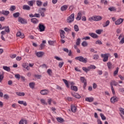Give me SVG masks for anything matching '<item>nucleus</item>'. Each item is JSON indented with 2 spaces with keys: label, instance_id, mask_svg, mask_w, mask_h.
<instances>
[{
  "label": "nucleus",
  "instance_id": "26",
  "mask_svg": "<svg viewBox=\"0 0 124 124\" xmlns=\"http://www.w3.org/2000/svg\"><path fill=\"white\" fill-rule=\"evenodd\" d=\"M18 103L19 104H23L24 106H27V102L24 101H18Z\"/></svg>",
  "mask_w": 124,
  "mask_h": 124
},
{
  "label": "nucleus",
  "instance_id": "27",
  "mask_svg": "<svg viewBox=\"0 0 124 124\" xmlns=\"http://www.w3.org/2000/svg\"><path fill=\"white\" fill-rule=\"evenodd\" d=\"M67 9V5H64L61 7V10L62 11H65Z\"/></svg>",
  "mask_w": 124,
  "mask_h": 124
},
{
  "label": "nucleus",
  "instance_id": "64",
  "mask_svg": "<svg viewBox=\"0 0 124 124\" xmlns=\"http://www.w3.org/2000/svg\"><path fill=\"white\" fill-rule=\"evenodd\" d=\"M120 44H124V38H122L119 42Z\"/></svg>",
  "mask_w": 124,
  "mask_h": 124
},
{
  "label": "nucleus",
  "instance_id": "55",
  "mask_svg": "<svg viewBox=\"0 0 124 124\" xmlns=\"http://www.w3.org/2000/svg\"><path fill=\"white\" fill-rule=\"evenodd\" d=\"M48 44H49V45H54V44H55V42L53 41H48Z\"/></svg>",
  "mask_w": 124,
  "mask_h": 124
},
{
  "label": "nucleus",
  "instance_id": "52",
  "mask_svg": "<svg viewBox=\"0 0 124 124\" xmlns=\"http://www.w3.org/2000/svg\"><path fill=\"white\" fill-rule=\"evenodd\" d=\"M3 97L4 99H8V98H9V96L7 94H5L4 95Z\"/></svg>",
  "mask_w": 124,
  "mask_h": 124
},
{
  "label": "nucleus",
  "instance_id": "47",
  "mask_svg": "<svg viewBox=\"0 0 124 124\" xmlns=\"http://www.w3.org/2000/svg\"><path fill=\"white\" fill-rule=\"evenodd\" d=\"M108 10H110V11H116V8L114 7H110L108 8Z\"/></svg>",
  "mask_w": 124,
  "mask_h": 124
},
{
  "label": "nucleus",
  "instance_id": "56",
  "mask_svg": "<svg viewBox=\"0 0 124 124\" xmlns=\"http://www.w3.org/2000/svg\"><path fill=\"white\" fill-rule=\"evenodd\" d=\"M34 77H36L37 79H40L41 78V75H34Z\"/></svg>",
  "mask_w": 124,
  "mask_h": 124
},
{
  "label": "nucleus",
  "instance_id": "60",
  "mask_svg": "<svg viewBox=\"0 0 124 124\" xmlns=\"http://www.w3.org/2000/svg\"><path fill=\"white\" fill-rule=\"evenodd\" d=\"M47 72L48 75H51V74L52 73V70L51 69H49L47 70Z\"/></svg>",
  "mask_w": 124,
  "mask_h": 124
},
{
  "label": "nucleus",
  "instance_id": "40",
  "mask_svg": "<svg viewBox=\"0 0 124 124\" xmlns=\"http://www.w3.org/2000/svg\"><path fill=\"white\" fill-rule=\"evenodd\" d=\"M118 72H119V67H117L116 69V70L114 71V72L113 73L114 76H116V75H117V74H118Z\"/></svg>",
  "mask_w": 124,
  "mask_h": 124
},
{
  "label": "nucleus",
  "instance_id": "1",
  "mask_svg": "<svg viewBox=\"0 0 124 124\" xmlns=\"http://www.w3.org/2000/svg\"><path fill=\"white\" fill-rule=\"evenodd\" d=\"M110 86L111 87V90L113 94H116V92H115V90L114 89L113 86H118V82L115 80H111L110 82Z\"/></svg>",
  "mask_w": 124,
  "mask_h": 124
},
{
  "label": "nucleus",
  "instance_id": "39",
  "mask_svg": "<svg viewBox=\"0 0 124 124\" xmlns=\"http://www.w3.org/2000/svg\"><path fill=\"white\" fill-rule=\"evenodd\" d=\"M40 101L42 104H43L44 105H47V102H46V101L43 99H41L40 100Z\"/></svg>",
  "mask_w": 124,
  "mask_h": 124
},
{
  "label": "nucleus",
  "instance_id": "54",
  "mask_svg": "<svg viewBox=\"0 0 124 124\" xmlns=\"http://www.w3.org/2000/svg\"><path fill=\"white\" fill-rule=\"evenodd\" d=\"M119 92H120V93H124V88H119Z\"/></svg>",
  "mask_w": 124,
  "mask_h": 124
},
{
  "label": "nucleus",
  "instance_id": "48",
  "mask_svg": "<svg viewBox=\"0 0 124 124\" xmlns=\"http://www.w3.org/2000/svg\"><path fill=\"white\" fill-rule=\"evenodd\" d=\"M81 45L82 46H83V47H86L88 45V43H87L86 41H83L81 43Z\"/></svg>",
  "mask_w": 124,
  "mask_h": 124
},
{
  "label": "nucleus",
  "instance_id": "34",
  "mask_svg": "<svg viewBox=\"0 0 124 124\" xmlns=\"http://www.w3.org/2000/svg\"><path fill=\"white\" fill-rule=\"evenodd\" d=\"M46 43V41H43L42 43L40 45L41 49L42 50L43 49L44 47L45 46L44 44Z\"/></svg>",
  "mask_w": 124,
  "mask_h": 124
},
{
  "label": "nucleus",
  "instance_id": "3",
  "mask_svg": "<svg viewBox=\"0 0 124 124\" xmlns=\"http://www.w3.org/2000/svg\"><path fill=\"white\" fill-rule=\"evenodd\" d=\"M74 14H72L68 18H67V23H72L74 21Z\"/></svg>",
  "mask_w": 124,
  "mask_h": 124
},
{
  "label": "nucleus",
  "instance_id": "57",
  "mask_svg": "<svg viewBox=\"0 0 124 124\" xmlns=\"http://www.w3.org/2000/svg\"><path fill=\"white\" fill-rule=\"evenodd\" d=\"M56 89L57 90H59L60 91H62V88L59 85H57Z\"/></svg>",
  "mask_w": 124,
  "mask_h": 124
},
{
  "label": "nucleus",
  "instance_id": "49",
  "mask_svg": "<svg viewBox=\"0 0 124 124\" xmlns=\"http://www.w3.org/2000/svg\"><path fill=\"white\" fill-rule=\"evenodd\" d=\"M103 31L101 30H96L95 32L96 33H97V34H101V33Z\"/></svg>",
  "mask_w": 124,
  "mask_h": 124
},
{
  "label": "nucleus",
  "instance_id": "21",
  "mask_svg": "<svg viewBox=\"0 0 124 124\" xmlns=\"http://www.w3.org/2000/svg\"><path fill=\"white\" fill-rule=\"evenodd\" d=\"M56 119L57 122H58V123H60L61 124L64 122V120H63L62 117H57Z\"/></svg>",
  "mask_w": 124,
  "mask_h": 124
},
{
  "label": "nucleus",
  "instance_id": "2",
  "mask_svg": "<svg viewBox=\"0 0 124 124\" xmlns=\"http://www.w3.org/2000/svg\"><path fill=\"white\" fill-rule=\"evenodd\" d=\"M75 60H77V61H79L81 62H84V63H87L88 62V58H84L82 56L77 57L75 58Z\"/></svg>",
  "mask_w": 124,
  "mask_h": 124
},
{
  "label": "nucleus",
  "instance_id": "20",
  "mask_svg": "<svg viewBox=\"0 0 124 124\" xmlns=\"http://www.w3.org/2000/svg\"><path fill=\"white\" fill-rule=\"evenodd\" d=\"M71 109L72 112L75 113V112H76V110H77V108H76V107L74 105H72L71 106Z\"/></svg>",
  "mask_w": 124,
  "mask_h": 124
},
{
  "label": "nucleus",
  "instance_id": "5",
  "mask_svg": "<svg viewBox=\"0 0 124 124\" xmlns=\"http://www.w3.org/2000/svg\"><path fill=\"white\" fill-rule=\"evenodd\" d=\"M38 28L39 31L41 32L44 31H45V26L42 24V23H40L39 24Z\"/></svg>",
  "mask_w": 124,
  "mask_h": 124
},
{
  "label": "nucleus",
  "instance_id": "46",
  "mask_svg": "<svg viewBox=\"0 0 124 124\" xmlns=\"http://www.w3.org/2000/svg\"><path fill=\"white\" fill-rule=\"evenodd\" d=\"M80 43H81V39L78 38L77 39L76 45H78V46L80 45Z\"/></svg>",
  "mask_w": 124,
  "mask_h": 124
},
{
  "label": "nucleus",
  "instance_id": "44",
  "mask_svg": "<svg viewBox=\"0 0 124 124\" xmlns=\"http://www.w3.org/2000/svg\"><path fill=\"white\" fill-rule=\"evenodd\" d=\"M5 31L7 32V33H9L10 32V30L9 29V27L7 26L5 28Z\"/></svg>",
  "mask_w": 124,
  "mask_h": 124
},
{
  "label": "nucleus",
  "instance_id": "6",
  "mask_svg": "<svg viewBox=\"0 0 124 124\" xmlns=\"http://www.w3.org/2000/svg\"><path fill=\"white\" fill-rule=\"evenodd\" d=\"M18 21L19 23H21V24H28V21L21 17H18Z\"/></svg>",
  "mask_w": 124,
  "mask_h": 124
},
{
  "label": "nucleus",
  "instance_id": "10",
  "mask_svg": "<svg viewBox=\"0 0 124 124\" xmlns=\"http://www.w3.org/2000/svg\"><path fill=\"white\" fill-rule=\"evenodd\" d=\"M124 22L123 18H119L117 21H115V25H121L122 23Z\"/></svg>",
  "mask_w": 124,
  "mask_h": 124
},
{
  "label": "nucleus",
  "instance_id": "15",
  "mask_svg": "<svg viewBox=\"0 0 124 124\" xmlns=\"http://www.w3.org/2000/svg\"><path fill=\"white\" fill-rule=\"evenodd\" d=\"M1 14L3 15H5V16H8L9 15V14L10 13L9 11H4L2 10L1 12Z\"/></svg>",
  "mask_w": 124,
  "mask_h": 124
},
{
  "label": "nucleus",
  "instance_id": "23",
  "mask_svg": "<svg viewBox=\"0 0 124 124\" xmlns=\"http://www.w3.org/2000/svg\"><path fill=\"white\" fill-rule=\"evenodd\" d=\"M71 90L74 91V92H78V88L76 86H71Z\"/></svg>",
  "mask_w": 124,
  "mask_h": 124
},
{
  "label": "nucleus",
  "instance_id": "50",
  "mask_svg": "<svg viewBox=\"0 0 124 124\" xmlns=\"http://www.w3.org/2000/svg\"><path fill=\"white\" fill-rule=\"evenodd\" d=\"M95 44H98V45H102V42L101 41L98 40L95 42Z\"/></svg>",
  "mask_w": 124,
  "mask_h": 124
},
{
  "label": "nucleus",
  "instance_id": "63",
  "mask_svg": "<svg viewBox=\"0 0 124 124\" xmlns=\"http://www.w3.org/2000/svg\"><path fill=\"white\" fill-rule=\"evenodd\" d=\"M63 50L64 51V52H66V53H68L69 52V50H68V48H63Z\"/></svg>",
  "mask_w": 124,
  "mask_h": 124
},
{
  "label": "nucleus",
  "instance_id": "11",
  "mask_svg": "<svg viewBox=\"0 0 124 124\" xmlns=\"http://www.w3.org/2000/svg\"><path fill=\"white\" fill-rule=\"evenodd\" d=\"M111 103H115L118 101V98L116 96H113L110 98Z\"/></svg>",
  "mask_w": 124,
  "mask_h": 124
},
{
  "label": "nucleus",
  "instance_id": "45",
  "mask_svg": "<svg viewBox=\"0 0 124 124\" xmlns=\"http://www.w3.org/2000/svg\"><path fill=\"white\" fill-rule=\"evenodd\" d=\"M17 95H18V96H25V93H16Z\"/></svg>",
  "mask_w": 124,
  "mask_h": 124
},
{
  "label": "nucleus",
  "instance_id": "17",
  "mask_svg": "<svg viewBox=\"0 0 124 124\" xmlns=\"http://www.w3.org/2000/svg\"><path fill=\"white\" fill-rule=\"evenodd\" d=\"M81 17H82V13L80 12H79L76 17V20L80 21V20H81Z\"/></svg>",
  "mask_w": 124,
  "mask_h": 124
},
{
  "label": "nucleus",
  "instance_id": "7",
  "mask_svg": "<svg viewBox=\"0 0 124 124\" xmlns=\"http://www.w3.org/2000/svg\"><path fill=\"white\" fill-rule=\"evenodd\" d=\"M40 93L42 95H47L49 93V90L46 89L42 90L40 91Z\"/></svg>",
  "mask_w": 124,
  "mask_h": 124
},
{
  "label": "nucleus",
  "instance_id": "33",
  "mask_svg": "<svg viewBox=\"0 0 124 124\" xmlns=\"http://www.w3.org/2000/svg\"><path fill=\"white\" fill-rule=\"evenodd\" d=\"M35 85V84L34 83V82H31L29 83V87H30L31 89H34Z\"/></svg>",
  "mask_w": 124,
  "mask_h": 124
},
{
  "label": "nucleus",
  "instance_id": "13",
  "mask_svg": "<svg viewBox=\"0 0 124 124\" xmlns=\"http://www.w3.org/2000/svg\"><path fill=\"white\" fill-rule=\"evenodd\" d=\"M72 95L74 96V97H76V98H81V96L79 95V94L76 93H72Z\"/></svg>",
  "mask_w": 124,
  "mask_h": 124
},
{
  "label": "nucleus",
  "instance_id": "28",
  "mask_svg": "<svg viewBox=\"0 0 124 124\" xmlns=\"http://www.w3.org/2000/svg\"><path fill=\"white\" fill-rule=\"evenodd\" d=\"M62 81L64 82L66 88H69V84H68V81L66 79H62Z\"/></svg>",
  "mask_w": 124,
  "mask_h": 124
},
{
  "label": "nucleus",
  "instance_id": "8",
  "mask_svg": "<svg viewBox=\"0 0 124 124\" xmlns=\"http://www.w3.org/2000/svg\"><path fill=\"white\" fill-rule=\"evenodd\" d=\"M101 57H102V58H104L103 60V62H106L108 61V55H107V54H101Z\"/></svg>",
  "mask_w": 124,
  "mask_h": 124
},
{
  "label": "nucleus",
  "instance_id": "29",
  "mask_svg": "<svg viewBox=\"0 0 124 124\" xmlns=\"http://www.w3.org/2000/svg\"><path fill=\"white\" fill-rule=\"evenodd\" d=\"M24 123L25 124H27L28 123V122L27 121V120L21 119L19 121V124H24Z\"/></svg>",
  "mask_w": 124,
  "mask_h": 124
},
{
  "label": "nucleus",
  "instance_id": "38",
  "mask_svg": "<svg viewBox=\"0 0 124 124\" xmlns=\"http://www.w3.org/2000/svg\"><path fill=\"white\" fill-rule=\"evenodd\" d=\"M74 29L75 31H79V27H78V25H75L74 27Z\"/></svg>",
  "mask_w": 124,
  "mask_h": 124
},
{
  "label": "nucleus",
  "instance_id": "36",
  "mask_svg": "<svg viewBox=\"0 0 124 124\" xmlns=\"http://www.w3.org/2000/svg\"><path fill=\"white\" fill-rule=\"evenodd\" d=\"M36 4L37 6H41L42 5V2H41L40 0H37Z\"/></svg>",
  "mask_w": 124,
  "mask_h": 124
},
{
  "label": "nucleus",
  "instance_id": "41",
  "mask_svg": "<svg viewBox=\"0 0 124 124\" xmlns=\"http://www.w3.org/2000/svg\"><path fill=\"white\" fill-rule=\"evenodd\" d=\"M100 116L103 121H105V120H106V117L104 116V115H103V114L100 113Z\"/></svg>",
  "mask_w": 124,
  "mask_h": 124
},
{
  "label": "nucleus",
  "instance_id": "31",
  "mask_svg": "<svg viewBox=\"0 0 124 124\" xmlns=\"http://www.w3.org/2000/svg\"><path fill=\"white\" fill-rule=\"evenodd\" d=\"M88 67V69L89 70V71L90 70H91V69H95V68H96V67H95L94 65H90Z\"/></svg>",
  "mask_w": 124,
  "mask_h": 124
},
{
  "label": "nucleus",
  "instance_id": "24",
  "mask_svg": "<svg viewBox=\"0 0 124 124\" xmlns=\"http://www.w3.org/2000/svg\"><path fill=\"white\" fill-rule=\"evenodd\" d=\"M22 66L24 67V68L27 69V70H30V67L28 65L27 63H23Z\"/></svg>",
  "mask_w": 124,
  "mask_h": 124
},
{
  "label": "nucleus",
  "instance_id": "51",
  "mask_svg": "<svg viewBox=\"0 0 124 124\" xmlns=\"http://www.w3.org/2000/svg\"><path fill=\"white\" fill-rule=\"evenodd\" d=\"M99 56L97 54H95L93 56V60H98Z\"/></svg>",
  "mask_w": 124,
  "mask_h": 124
},
{
  "label": "nucleus",
  "instance_id": "62",
  "mask_svg": "<svg viewBox=\"0 0 124 124\" xmlns=\"http://www.w3.org/2000/svg\"><path fill=\"white\" fill-rule=\"evenodd\" d=\"M15 77L16 78V79H20V78H21V76L19 74L16 75Z\"/></svg>",
  "mask_w": 124,
  "mask_h": 124
},
{
  "label": "nucleus",
  "instance_id": "43",
  "mask_svg": "<svg viewBox=\"0 0 124 124\" xmlns=\"http://www.w3.org/2000/svg\"><path fill=\"white\" fill-rule=\"evenodd\" d=\"M28 4L30 5V6H33V1L31 0L27 2Z\"/></svg>",
  "mask_w": 124,
  "mask_h": 124
},
{
  "label": "nucleus",
  "instance_id": "59",
  "mask_svg": "<svg viewBox=\"0 0 124 124\" xmlns=\"http://www.w3.org/2000/svg\"><path fill=\"white\" fill-rule=\"evenodd\" d=\"M3 79V75L0 74V82H1Z\"/></svg>",
  "mask_w": 124,
  "mask_h": 124
},
{
  "label": "nucleus",
  "instance_id": "14",
  "mask_svg": "<svg viewBox=\"0 0 124 124\" xmlns=\"http://www.w3.org/2000/svg\"><path fill=\"white\" fill-rule=\"evenodd\" d=\"M43 55H44V53L43 52H38L36 53V56L38 57V58H41L43 56Z\"/></svg>",
  "mask_w": 124,
  "mask_h": 124
},
{
  "label": "nucleus",
  "instance_id": "16",
  "mask_svg": "<svg viewBox=\"0 0 124 124\" xmlns=\"http://www.w3.org/2000/svg\"><path fill=\"white\" fill-rule=\"evenodd\" d=\"M31 23H32L33 24H37V23H38V22H39V21L36 18H31Z\"/></svg>",
  "mask_w": 124,
  "mask_h": 124
},
{
  "label": "nucleus",
  "instance_id": "61",
  "mask_svg": "<svg viewBox=\"0 0 124 124\" xmlns=\"http://www.w3.org/2000/svg\"><path fill=\"white\" fill-rule=\"evenodd\" d=\"M97 88V85L95 83H93V89H95Z\"/></svg>",
  "mask_w": 124,
  "mask_h": 124
},
{
  "label": "nucleus",
  "instance_id": "19",
  "mask_svg": "<svg viewBox=\"0 0 124 124\" xmlns=\"http://www.w3.org/2000/svg\"><path fill=\"white\" fill-rule=\"evenodd\" d=\"M107 64L108 69H112V68H114V67H113V64H112L111 62H108Z\"/></svg>",
  "mask_w": 124,
  "mask_h": 124
},
{
  "label": "nucleus",
  "instance_id": "37",
  "mask_svg": "<svg viewBox=\"0 0 124 124\" xmlns=\"http://www.w3.org/2000/svg\"><path fill=\"white\" fill-rule=\"evenodd\" d=\"M16 10V6H11L9 9L10 11H14V10Z\"/></svg>",
  "mask_w": 124,
  "mask_h": 124
},
{
  "label": "nucleus",
  "instance_id": "12",
  "mask_svg": "<svg viewBox=\"0 0 124 124\" xmlns=\"http://www.w3.org/2000/svg\"><path fill=\"white\" fill-rule=\"evenodd\" d=\"M89 35L93 37V38H98V35L94 33H89Z\"/></svg>",
  "mask_w": 124,
  "mask_h": 124
},
{
  "label": "nucleus",
  "instance_id": "18",
  "mask_svg": "<svg viewBox=\"0 0 124 124\" xmlns=\"http://www.w3.org/2000/svg\"><path fill=\"white\" fill-rule=\"evenodd\" d=\"M23 10H31V7L28 5H24L22 7Z\"/></svg>",
  "mask_w": 124,
  "mask_h": 124
},
{
  "label": "nucleus",
  "instance_id": "32",
  "mask_svg": "<svg viewBox=\"0 0 124 124\" xmlns=\"http://www.w3.org/2000/svg\"><path fill=\"white\" fill-rule=\"evenodd\" d=\"M109 24H110V21L109 20H107L105 24L103 25L104 28H106L108 26H109Z\"/></svg>",
  "mask_w": 124,
  "mask_h": 124
},
{
  "label": "nucleus",
  "instance_id": "4",
  "mask_svg": "<svg viewBox=\"0 0 124 124\" xmlns=\"http://www.w3.org/2000/svg\"><path fill=\"white\" fill-rule=\"evenodd\" d=\"M80 81L81 82V83H83V88L84 89V90L86 89V87H87V80H86V78H85V77H81L80 78Z\"/></svg>",
  "mask_w": 124,
  "mask_h": 124
},
{
  "label": "nucleus",
  "instance_id": "9",
  "mask_svg": "<svg viewBox=\"0 0 124 124\" xmlns=\"http://www.w3.org/2000/svg\"><path fill=\"white\" fill-rule=\"evenodd\" d=\"M93 21H100L102 20V17L101 16H93Z\"/></svg>",
  "mask_w": 124,
  "mask_h": 124
},
{
  "label": "nucleus",
  "instance_id": "42",
  "mask_svg": "<svg viewBox=\"0 0 124 124\" xmlns=\"http://www.w3.org/2000/svg\"><path fill=\"white\" fill-rule=\"evenodd\" d=\"M63 64H64V62H60L59 63V65L58 66L60 68H62V66H63Z\"/></svg>",
  "mask_w": 124,
  "mask_h": 124
},
{
  "label": "nucleus",
  "instance_id": "30",
  "mask_svg": "<svg viewBox=\"0 0 124 124\" xmlns=\"http://www.w3.org/2000/svg\"><path fill=\"white\" fill-rule=\"evenodd\" d=\"M13 16L14 17V18H18V17L20 16V13L19 12L14 13L13 14Z\"/></svg>",
  "mask_w": 124,
  "mask_h": 124
},
{
  "label": "nucleus",
  "instance_id": "22",
  "mask_svg": "<svg viewBox=\"0 0 124 124\" xmlns=\"http://www.w3.org/2000/svg\"><path fill=\"white\" fill-rule=\"evenodd\" d=\"M85 101L88 102H93V97H86L85 98Z\"/></svg>",
  "mask_w": 124,
  "mask_h": 124
},
{
  "label": "nucleus",
  "instance_id": "25",
  "mask_svg": "<svg viewBox=\"0 0 124 124\" xmlns=\"http://www.w3.org/2000/svg\"><path fill=\"white\" fill-rule=\"evenodd\" d=\"M3 69H4V70H6V71H8V72H9V71L11 70L10 67L7 66H3Z\"/></svg>",
  "mask_w": 124,
  "mask_h": 124
},
{
  "label": "nucleus",
  "instance_id": "35",
  "mask_svg": "<svg viewBox=\"0 0 124 124\" xmlns=\"http://www.w3.org/2000/svg\"><path fill=\"white\" fill-rule=\"evenodd\" d=\"M82 70H83V71H85L86 73H88V72L90 71L88 67L87 68H86V67H82Z\"/></svg>",
  "mask_w": 124,
  "mask_h": 124
},
{
  "label": "nucleus",
  "instance_id": "58",
  "mask_svg": "<svg viewBox=\"0 0 124 124\" xmlns=\"http://www.w3.org/2000/svg\"><path fill=\"white\" fill-rule=\"evenodd\" d=\"M54 58L57 61H62V59H61V58H60V57H59L58 56H55V57H54Z\"/></svg>",
  "mask_w": 124,
  "mask_h": 124
},
{
  "label": "nucleus",
  "instance_id": "53",
  "mask_svg": "<svg viewBox=\"0 0 124 124\" xmlns=\"http://www.w3.org/2000/svg\"><path fill=\"white\" fill-rule=\"evenodd\" d=\"M34 17H36V18H40V14H35L34 15Z\"/></svg>",
  "mask_w": 124,
  "mask_h": 124
}]
</instances>
